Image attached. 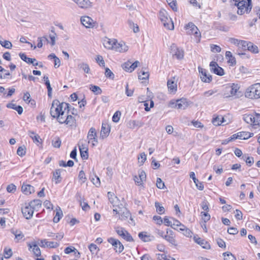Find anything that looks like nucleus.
Wrapping results in <instances>:
<instances>
[{
  "mask_svg": "<svg viewBox=\"0 0 260 260\" xmlns=\"http://www.w3.org/2000/svg\"><path fill=\"white\" fill-rule=\"evenodd\" d=\"M68 104L60 103L58 100H54L50 108V114L53 118H56L57 121L72 126L75 125L76 120L74 117L69 114Z\"/></svg>",
  "mask_w": 260,
  "mask_h": 260,
  "instance_id": "obj_1",
  "label": "nucleus"
},
{
  "mask_svg": "<svg viewBox=\"0 0 260 260\" xmlns=\"http://www.w3.org/2000/svg\"><path fill=\"white\" fill-rule=\"evenodd\" d=\"M120 205L121 207H119L118 208H115L113 210L115 217L122 220H127L129 217L131 221V222H129V223L134 224V221L131 216L130 212L122 204H120Z\"/></svg>",
  "mask_w": 260,
  "mask_h": 260,
  "instance_id": "obj_2",
  "label": "nucleus"
},
{
  "mask_svg": "<svg viewBox=\"0 0 260 260\" xmlns=\"http://www.w3.org/2000/svg\"><path fill=\"white\" fill-rule=\"evenodd\" d=\"M156 233L158 236L162 238L172 245L175 246H177V241L175 239V235L172 230L168 229L165 232L161 230L156 229Z\"/></svg>",
  "mask_w": 260,
  "mask_h": 260,
  "instance_id": "obj_3",
  "label": "nucleus"
},
{
  "mask_svg": "<svg viewBox=\"0 0 260 260\" xmlns=\"http://www.w3.org/2000/svg\"><path fill=\"white\" fill-rule=\"evenodd\" d=\"M159 18L164 26L169 30H173L174 28V23L172 19L169 17L167 11L161 9L159 12Z\"/></svg>",
  "mask_w": 260,
  "mask_h": 260,
  "instance_id": "obj_4",
  "label": "nucleus"
},
{
  "mask_svg": "<svg viewBox=\"0 0 260 260\" xmlns=\"http://www.w3.org/2000/svg\"><path fill=\"white\" fill-rule=\"evenodd\" d=\"M245 96L251 99L260 98V83L254 84L249 87L245 93Z\"/></svg>",
  "mask_w": 260,
  "mask_h": 260,
  "instance_id": "obj_5",
  "label": "nucleus"
},
{
  "mask_svg": "<svg viewBox=\"0 0 260 260\" xmlns=\"http://www.w3.org/2000/svg\"><path fill=\"white\" fill-rule=\"evenodd\" d=\"M243 119L247 123L251 125L253 128L260 129V118L258 115L244 114Z\"/></svg>",
  "mask_w": 260,
  "mask_h": 260,
  "instance_id": "obj_6",
  "label": "nucleus"
},
{
  "mask_svg": "<svg viewBox=\"0 0 260 260\" xmlns=\"http://www.w3.org/2000/svg\"><path fill=\"white\" fill-rule=\"evenodd\" d=\"M185 28L186 30V33L190 35H193L196 39L197 43L200 42L201 37V33L199 31L198 27L192 22L188 23Z\"/></svg>",
  "mask_w": 260,
  "mask_h": 260,
  "instance_id": "obj_7",
  "label": "nucleus"
},
{
  "mask_svg": "<svg viewBox=\"0 0 260 260\" xmlns=\"http://www.w3.org/2000/svg\"><path fill=\"white\" fill-rule=\"evenodd\" d=\"M235 5L238 8L237 13L239 15H242L245 12L248 13L252 9L251 4H247V2L245 1H241L235 3Z\"/></svg>",
  "mask_w": 260,
  "mask_h": 260,
  "instance_id": "obj_8",
  "label": "nucleus"
},
{
  "mask_svg": "<svg viewBox=\"0 0 260 260\" xmlns=\"http://www.w3.org/2000/svg\"><path fill=\"white\" fill-rule=\"evenodd\" d=\"M239 89V87L237 84H233L231 86H227L225 88V92L223 96L224 98H230L237 95Z\"/></svg>",
  "mask_w": 260,
  "mask_h": 260,
  "instance_id": "obj_9",
  "label": "nucleus"
},
{
  "mask_svg": "<svg viewBox=\"0 0 260 260\" xmlns=\"http://www.w3.org/2000/svg\"><path fill=\"white\" fill-rule=\"evenodd\" d=\"M88 143H91L92 147L96 146L98 144V140L97 138V133L94 127L90 128L87 134Z\"/></svg>",
  "mask_w": 260,
  "mask_h": 260,
  "instance_id": "obj_10",
  "label": "nucleus"
},
{
  "mask_svg": "<svg viewBox=\"0 0 260 260\" xmlns=\"http://www.w3.org/2000/svg\"><path fill=\"white\" fill-rule=\"evenodd\" d=\"M116 233L123 239H125L127 241H133V239L130 234L126 231L124 229L117 226L115 228Z\"/></svg>",
  "mask_w": 260,
  "mask_h": 260,
  "instance_id": "obj_11",
  "label": "nucleus"
},
{
  "mask_svg": "<svg viewBox=\"0 0 260 260\" xmlns=\"http://www.w3.org/2000/svg\"><path fill=\"white\" fill-rule=\"evenodd\" d=\"M108 242L114 247L116 252L121 253L123 250L124 246L118 240L111 237L108 239Z\"/></svg>",
  "mask_w": 260,
  "mask_h": 260,
  "instance_id": "obj_12",
  "label": "nucleus"
},
{
  "mask_svg": "<svg viewBox=\"0 0 260 260\" xmlns=\"http://www.w3.org/2000/svg\"><path fill=\"white\" fill-rule=\"evenodd\" d=\"M201 80L205 83H210L212 80V76L207 72V71L201 67L198 68Z\"/></svg>",
  "mask_w": 260,
  "mask_h": 260,
  "instance_id": "obj_13",
  "label": "nucleus"
},
{
  "mask_svg": "<svg viewBox=\"0 0 260 260\" xmlns=\"http://www.w3.org/2000/svg\"><path fill=\"white\" fill-rule=\"evenodd\" d=\"M35 208L30 204H25V206L22 208V213L24 216L27 219H30L33 215Z\"/></svg>",
  "mask_w": 260,
  "mask_h": 260,
  "instance_id": "obj_14",
  "label": "nucleus"
},
{
  "mask_svg": "<svg viewBox=\"0 0 260 260\" xmlns=\"http://www.w3.org/2000/svg\"><path fill=\"white\" fill-rule=\"evenodd\" d=\"M146 175L145 172L141 170L138 172V176H135L134 177V180L135 183L138 186H143L144 182L146 181Z\"/></svg>",
  "mask_w": 260,
  "mask_h": 260,
  "instance_id": "obj_15",
  "label": "nucleus"
},
{
  "mask_svg": "<svg viewBox=\"0 0 260 260\" xmlns=\"http://www.w3.org/2000/svg\"><path fill=\"white\" fill-rule=\"evenodd\" d=\"M171 50L173 55L178 59H181L183 58V50L182 49L179 48L175 44H172L171 45Z\"/></svg>",
  "mask_w": 260,
  "mask_h": 260,
  "instance_id": "obj_16",
  "label": "nucleus"
},
{
  "mask_svg": "<svg viewBox=\"0 0 260 260\" xmlns=\"http://www.w3.org/2000/svg\"><path fill=\"white\" fill-rule=\"evenodd\" d=\"M128 46L123 41L118 42L116 41L115 46L114 48V50L116 52L120 53L126 52L128 50Z\"/></svg>",
  "mask_w": 260,
  "mask_h": 260,
  "instance_id": "obj_17",
  "label": "nucleus"
},
{
  "mask_svg": "<svg viewBox=\"0 0 260 260\" xmlns=\"http://www.w3.org/2000/svg\"><path fill=\"white\" fill-rule=\"evenodd\" d=\"M167 86L170 93L173 94L176 93L177 90V84L175 77H172L168 80Z\"/></svg>",
  "mask_w": 260,
  "mask_h": 260,
  "instance_id": "obj_18",
  "label": "nucleus"
},
{
  "mask_svg": "<svg viewBox=\"0 0 260 260\" xmlns=\"http://www.w3.org/2000/svg\"><path fill=\"white\" fill-rule=\"evenodd\" d=\"M40 246L43 248H56L59 245L57 242L48 241L46 239H42L40 240V243H38Z\"/></svg>",
  "mask_w": 260,
  "mask_h": 260,
  "instance_id": "obj_19",
  "label": "nucleus"
},
{
  "mask_svg": "<svg viewBox=\"0 0 260 260\" xmlns=\"http://www.w3.org/2000/svg\"><path fill=\"white\" fill-rule=\"evenodd\" d=\"M210 67L211 70L215 74L219 76H222L224 75V73L223 70L221 67H219L216 62H211L210 63Z\"/></svg>",
  "mask_w": 260,
  "mask_h": 260,
  "instance_id": "obj_20",
  "label": "nucleus"
},
{
  "mask_svg": "<svg viewBox=\"0 0 260 260\" xmlns=\"http://www.w3.org/2000/svg\"><path fill=\"white\" fill-rule=\"evenodd\" d=\"M80 20L81 23L87 28L93 27L94 25V21L88 16H82Z\"/></svg>",
  "mask_w": 260,
  "mask_h": 260,
  "instance_id": "obj_21",
  "label": "nucleus"
},
{
  "mask_svg": "<svg viewBox=\"0 0 260 260\" xmlns=\"http://www.w3.org/2000/svg\"><path fill=\"white\" fill-rule=\"evenodd\" d=\"M139 62L136 61L133 63L131 62L127 61L122 65V68L126 72H132L138 66Z\"/></svg>",
  "mask_w": 260,
  "mask_h": 260,
  "instance_id": "obj_22",
  "label": "nucleus"
},
{
  "mask_svg": "<svg viewBox=\"0 0 260 260\" xmlns=\"http://www.w3.org/2000/svg\"><path fill=\"white\" fill-rule=\"evenodd\" d=\"M110 132V126L107 124L103 123L100 133V139H104L107 138L109 136Z\"/></svg>",
  "mask_w": 260,
  "mask_h": 260,
  "instance_id": "obj_23",
  "label": "nucleus"
},
{
  "mask_svg": "<svg viewBox=\"0 0 260 260\" xmlns=\"http://www.w3.org/2000/svg\"><path fill=\"white\" fill-rule=\"evenodd\" d=\"M176 104L177 109L180 110H184L189 106V102L184 98L177 100Z\"/></svg>",
  "mask_w": 260,
  "mask_h": 260,
  "instance_id": "obj_24",
  "label": "nucleus"
},
{
  "mask_svg": "<svg viewBox=\"0 0 260 260\" xmlns=\"http://www.w3.org/2000/svg\"><path fill=\"white\" fill-rule=\"evenodd\" d=\"M116 41L117 40L115 39L106 38L104 40L103 44L105 48L114 50Z\"/></svg>",
  "mask_w": 260,
  "mask_h": 260,
  "instance_id": "obj_25",
  "label": "nucleus"
},
{
  "mask_svg": "<svg viewBox=\"0 0 260 260\" xmlns=\"http://www.w3.org/2000/svg\"><path fill=\"white\" fill-rule=\"evenodd\" d=\"M28 246L29 247V249H32V252L37 256H39L41 255V250L37 245V244L36 242L34 241L31 243H29L27 244Z\"/></svg>",
  "mask_w": 260,
  "mask_h": 260,
  "instance_id": "obj_26",
  "label": "nucleus"
},
{
  "mask_svg": "<svg viewBox=\"0 0 260 260\" xmlns=\"http://www.w3.org/2000/svg\"><path fill=\"white\" fill-rule=\"evenodd\" d=\"M193 239L196 243L201 245L203 248L206 249H210V244L205 240L202 239L200 238H197L196 237H194Z\"/></svg>",
  "mask_w": 260,
  "mask_h": 260,
  "instance_id": "obj_27",
  "label": "nucleus"
},
{
  "mask_svg": "<svg viewBox=\"0 0 260 260\" xmlns=\"http://www.w3.org/2000/svg\"><path fill=\"white\" fill-rule=\"evenodd\" d=\"M22 191L26 195L30 194L35 192L34 187L29 184H23L21 187Z\"/></svg>",
  "mask_w": 260,
  "mask_h": 260,
  "instance_id": "obj_28",
  "label": "nucleus"
},
{
  "mask_svg": "<svg viewBox=\"0 0 260 260\" xmlns=\"http://www.w3.org/2000/svg\"><path fill=\"white\" fill-rule=\"evenodd\" d=\"M144 123L140 121L130 120L127 123V127L131 129H134L136 127L139 128L142 126Z\"/></svg>",
  "mask_w": 260,
  "mask_h": 260,
  "instance_id": "obj_29",
  "label": "nucleus"
},
{
  "mask_svg": "<svg viewBox=\"0 0 260 260\" xmlns=\"http://www.w3.org/2000/svg\"><path fill=\"white\" fill-rule=\"evenodd\" d=\"M78 6L82 9H86L90 6L89 0H73Z\"/></svg>",
  "mask_w": 260,
  "mask_h": 260,
  "instance_id": "obj_30",
  "label": "nucleus"
},
{
  "mask_svg": "<svg viewBox=\"0 0 260 260\" xmlns=\"http://www.w3.org/2000/svg\"><path fill=\"white\" fill-rule=\"evenodd\" d=\"M78 69L83 71L84 73L86 74H89L90 72V69L88 63L82 62L78 64Z\"/></svg>",
  "mask_w": 260,
  "mask_h": 260,
  "instance_id": "obj_31",
  "label": "nucleus"
},
{
  "mask_svg": "<svg viewBox=\"0 0 260 260\" xmlns=\"http://www.w3.org/2000/svg\"><path fill=\"white\" fill-rule=\"evenodd\" d=\"M55 215L53 218V221L55 223H57L59 221L60 219L63 216L62 211L59 207H57L55 210Z\"/></svg>",
  "mask_w": 260,
  "mask_h": 260,
  "instance_id": "obj_32",
  "label": "nucleus"
},
{
  "mask_svg": "<svg viewBox=\"0 0 260 260\" xmlns=\"http://www.w3.org/2000/svg\"><path fill=\"white\" fill-rule=\"evenodd\" d=\"M225 57L228 59V62L230 65L233 66L236 63V59L230 51H226L225 52Z\"/></svg>",
  "mask_w": 260,
  "mask_h": 260,
  "instance_id": "obj_33",
  "label": "nucleus"
},
{
  "mask_svg": "<svg viewBox=\"0 0 260 260\" xmlns=\"http://www.w3.org/2000/svg\"><path fill=\"white\" fill-rule=\"evenodd\" d=\"M239 139L247 140L253 136V134L248 132H240L238 133Z\"/></svg>",
  "mask_w": 260,
  "mask_h": 260,
  "instance_id": "obj_34",
  "label": "nucleus"
},
{
  "mask_svg": "<svg viewBox=\"0 0 260 260\" xmlns=\"http://www.w3.org/2000/svg\"><path fill=\"white\" fill-rule=\"evenodd\" d=\"M224 118L222 116H217L212 119V123L215 126L220 125L225 122Z\"/></svg>",
  "mask_w": 260,
  "mask_h": 260,
  "instance_id": "obj_35",
  "label": "nucleus"
},
{
  "mask_svg": "<svg viewBox=\"0 0 260 260\" xmlns=\"http://www.w3.org/2000/svg\"><path fill=\"white\" fill-rule=\"evenodd\" d=\"M60 174L61 171L60 170H56L53 173L52 180L54 181L56 184H58L61 181Z\"/></svg>",
  "mask_w": 260,
  "mask_h": 260,
  "instance_id": "obj_36",
  "label": "nucleus"
},
{
  "mask_svg": "<svg viewBox=\"0 0 260 260\" xmlns=\"http://www.w3.org/2000/svg\"><path fill=\"white\" fill-rule=\"evenodd\" d=\"M7 107L15 110L19 114H21L23 112V108L20 106H17L13 103H9L7 105Z\"/></svg>",
  "mask_w": 260,
  "mask_h": 260,
  "instance_id": "obj_37",
  "label": "nucleus"
},
{
  "mask_svg": "<svg viewBox=\"0 0 260 260\" xmlns=\"http://www.w3.org/2000/svg\"><path fill=\"white\" fill-rule=\"evenodd\" d=\"M19 55L22 60L27 63H34V62L36 61V59L35 58L27 57L24 53H20Z\"/></svg>",
  "mask_w": 260,
  "mask_h": 260,
  "instance_id": "obj_38",
  "label": "nucleus"
},
{
  "mask_svg": "<svg viewBox=\"0 0 260 260\" xmlns=\"http://www.w3.org/2000/svg\"><path fill=\"white\" fill-rule=\"evenodd\" d=\"M247 49L254 54H257L259 52L258 47L256 45H254L251 42L250 43H249V46H248Z\"/></svg>",
  "mask_w": 260,
  "mask_h": 260,
  "instance_id": "obj_39",
  "label": "nucleus"
},
{
  "mask_svg": "<svg viewBox=\"0 0 260 260\" xmlns=\"http://www.w3.org/2000/svg\"><path fill=\"white\" fill-rule=\"evenodd\" d=\"M28 135L29 137L33 140L34 143L39 142L40 137L38 134H36L34 132L29 131Z\"/></svg>",
  "mask_w": 260,
  "mask_h": 260,
  "instance_id": "obj_40",
  "label": "nucleus"
},
{
  "mask_svg": "<svg viewBox=\"0 0 260 260\" xmlns=\"http://www.w3.org/2000/svg\"><path fill=\"white\" fill-rule=\"evenodd\" d=\"M155 206L156 208V212L159 214H162L165 213V210L164 207L158 202H155Z\"/></svg>",
  "mask_w": 260,
  "mask_h": 260,
  "instance_id": "obj_41",
  "label": "nucleus"
},
{
  "mask_svg": "<svg viewBox=\"0 0 260 260\" xmlns=\"http://www.w3.org/2000/svg\"><path fill=\"white\" fill-rule=\"evenodd\" d=\"M78 178L81 184L85 183L87 180L85 174L83 170L79 172Z\"/></svg>",
  "mask_w": 260,
  "mask_h": 260,
  "instance_id": "obj_42",
  "label": "nucleus"
},
{
  "mask_svg": "<svg viewBox=\"0 0 260 260\" xmlns=\"http://www.w3.org/2000/svg\"><path fill=\"white\" fill-rule=\"evenodd\" d=\"M138 164L140 166L143 165L144 162L146 160V155L144 152H142L140 154V155L138 157Z\"/></svg>",
  "mask_w": 260,
  "mask_h": 260,
  "instance_id": "obj_43",
  "label": "nucleus"
},
{
  "mask_svg": "<svg viewBox=\"0 0 260 260\" xmlns=\"http://www.w3.org/2000/svg\"><path fill=\"white\" fill-rule=\"evenodd\" d=\"M88 248L92 254H96L100 250L98 247L95 244L93 243L90 244L89 245Z\"/></svg>",
  "mask_w": 260,
  "mask_h": 260,
  "instance_id": "obj_44",
  "label": "nucleus"
},
{
  "mask_svg": "<svg viewBox=\"0 0 260 260\" xmlns=\"http://www.w3.org/2000/svg\"><path fill=\"white\" fill-rule=\"evenodd\" d=\"M89 89L96 94H100L102 92L101 88L96 85H90Z\"/></svg>",
  "mask_w": 260,
  "mask_h": 260,
  "instance_id": "obj_45",
  "label": "nucleus"
},
{
  "mask_svg": "<svg viewBox=\"0 0 260 260\" xmlns=\"http://www.w3.org/2000/svg\"><path fill=\"white\" fill-rule=\"evenodd\" d=\"M61 143V140L59 137H55L52 141V144L55 148H59Z\"/></svg>",
  "mask_w": 260,
  "mask_h": 260,
  "instance_id": "obj_46",
  "label": "nucleus"
},
{
  "mask_svg": "<svg viewBox=\"0 0 260 260\" xmlns=\"http://www.w3.org/2000/svg\"><path fill=\"white\" fill-rule=\"evenodd\" d=\"M13 233L15 235V239L17 242H19L24 238V235L20 231L13 232Z\"/></svg>",
  "mask_w": 260,
  "mask_h": 260,
  "instance_id": "obj_47",
  "label": "nucleus"
},
{
  "mask_svg": "<svg viewBox=\"0 0 260 260\" xmlns=\"http://www.w3.org/2000/svg\"><path fill=\"white\" fill-rule=\"evenodd\" d=\"M30 205L32 206L35 208H39L42 205V202L40 200H35L29 203Z\"/></svg>",
  "mask_w": 260,
  "mask_h": 260,
  "instance_id": "obj_48",
  "label": "nucleus"
},
{
  "mask_svg": "<svg viewBox=\"0 0 260 260\" xmlns=\"http://www.w3.org/2000/svg\"><path fill=\"white\" fill-rule=\"evenodd\" d=\"M78 146L79 148V150L84 149V150H88L87 145L86 144V141L85 140H81L79 142Z\"/></svg>",
  "mask_w": 260,
  "mask_h": 260,
  "instance_id": "obj_49",
  "label": "nucleus"
},
{
  "mask_svg": "<svg viewBox=\"0 0 260 260\" xmlns=\"http://www.w3.org/2000/svg\"><path fill=\"white\" fill-rule=\"evenodd\" d=\"M26 153V148L24 146H20L18 147L17 154L20 156H24Z\"/></svg>",
  "mask_w": 260,
  "mask_h": 260,
  "instance_id": "obj_50",
  "label": "nucleus"
},
{
  "mask_svg": "<svg viewBox=\"0 0 260 260\" xmlns=\"http://www.w3.org/2000/svg\"><path fill=\"white\" fill-rule=\"evenodd\" d=\"M96 62L101 67H105V63L103 59V57L100 55H98L95 57Z\"/></svg>",
  "mask_w": 260,
  "mask_h": 260,
  "instance_id": "obj_51",
  "label": "nucleus"
},
{
  "mask_svg": "<svg viewBox=\"0 0 260 260\" xmlns=\"http://www.w3.org/2000/svg\"><path fill=\"white\" fill-rule=\"evenodd\" d=\"M23 100L27 103H31V105H33L35 103L34 101H32L30 99V95L28 92L24 93L23 98Z\"/></svg>",
  "mask_w": 260,
  "mask_h": 260,
  "instance_id": "obj_52",
  "label": "nucleus"
},
{
  "mask_svg": "<svg viewBox=\"0 0 260 260\" xmlns=\"http://www.w3.org/2000/svg\"><path fill=\"white\" fill-rule=\"evenodd\" d=\"M168 4L173 11H177V2L176 0H169Z\"/></svg>",
  "mask_w": 260,
  "mask_h": 260,
  "instance_id": "obj_53",
  "label": "nucleus"
},
{
  "mask_svg": "<svg viewBox=\"0 0 260 260\" xmlns=\"http://www.w3.org/2000/svg\"><path fill=\"white\" fill-rule=\"evenodd\" d=\"M223 255L224 260H236L235 256L231 252H225Z\"/></svg>",
  "mask_w": 260,
  "mask_h": 260,
  "instance_id": "obj_54",
  "label": "nucleus"
},
{
  "mask_svg": "<svg viewBox=\"0 0 260 260\" xmlns=\"http://www.w3.org/2000/svg\"><path fill=\"white\" fill-rule=\"evenodd\" d=\"M109 201L113 205V206L114 207H117L118 208L119 207H121V205L118 204V203H119V200L117 198V197H116V199H115L113 197H111V198H110L109 199Z\"/></svg>",
  "mask_w": 260,
  "mask_h": 260,
  "instance_id": "obj_55",
  "label": "nucleus"
},
{
  "mask_svg": "<svg viewBox=\"0 0 260 260\" xmlns=\"http://www.w3.org/2000/svg\"><path fill=\"white\" fill-rule=\"evenodd\" d=\"M211 51L213 53L220 52L221 50L220 46L212 44L210 45Z\"/></svg>",
  "mask_w": 260,
  "mask_h": 260,
  "instance_id": "obj_56",
  "label": "nucleus"
},
{
  "mask_svg": "<svg viewBox=\"0 0 260 260\" xmlns=\"http://www.w3.org/2000/svg\"><path fill=\"white\" fill-rule=\"evenodd\" d=\"M149 76L148 72L143 71L142 74L139 75L138 77L140 80H147L149 78Z\"/></svg>",
  "mask_w": 260,
  "mask_h": 260,
  "instance_id": "obj_57",
  "label": "nucleus"
},
{
  "mask_svg": "<svg viewBox=\"0 0 260 260\" xmlns=\"http://www.w3.org/2000/svg\"><path fill=\"white\" fill-rule=\"evenodd\" d=\"M156 186L159 189H164L165 187L164 182L160 178H157L156 180Z\"/></svg>",
  "mask_w": 260,
  "mask_h": 260,
  "instance_id": "obj_58",
  "label": "nucleus"
},
{
  "mask_svg": "<svg viewBox=\"0 0 260 260\" xmlns=\"http://www.w3.org/2000/svg\"><path fill=\"white\" fill-rule=\"evenodd\" d=\"M202 218L205 222H206L210 219V215L207 212H201Z\"/></svg>",
  "mask_w": 260,
  "mask_h": 260,
  "instance_id": "obj_59",
  "label": "nucleus"
},
{
  "mask_svg": "<svg viewBox=\"0 0 260 260\" xmlns=\"http://www.w3.org/2000/svg\"><path fill=\"white\" fill-rule=\"evenodd\" d=\"M7 190L8 192L13 193L16 190V186L14 184H10L7 186Z\"/></svg>",
  "mask_w": 260,
  "mask_h": 260,
  "instance_id": "obj_60",
  "label": "nucleus"
},
{
  "mask_svg": "<svg viewBox=\"0 0 260 260\" xmlns=\"http://www.w3.org/2000/svg\"><path fill=\"white\" fill-rule=\"evenodd\" d=\"M121 115V113L119 111H116L113 115L112 117L113 121L115 122H117L119 121L120 119V117Z\"/></svg>",
  "mask_w": 260,
  "mask_h": 260,
  "instance_id": "obj_61",
  "label": "nucleus"
},
{
  "mask_svg": "<svg viewBox=\"0 0 260 260\" xmlns=\"http://www.w3.org/2000/svg\"><path fill=\"white\" fill-rule=\"evenodd\" d=\"M80 151L81 157L84 159H87L88 157V150L81 149Z\"/></svg>",
  "mask_w": 260,
  "mask_h": 260,
  "instance_id": "obj_62",
  "label": "nucleus"
},
{
  "mask_svg": "<svg viewBox=\"0 0 260 260\" xmlns=\"http://www.w3.org/2000/svg\"><path fill=\"white\" fill-rule=\"evenodd\" d=\"M139 237L144 242H147L149 240V237L144 233H140L139 234Z\"/></svg>",
  "mask_w": 260,
  "mask_h": 260,
  "instance_id": "obj_63",
  "label": "nucleus"
},
{
  "mask_svg": "<svg viewBox=\"0 0 260 260\" xmlns=\"http://www.w3.org/2000/svg\"><path fill=\"white\" fill-rule=\"evenodd\" d=\"M105 76L107 77L111 78L112 79L114 78V75L112 73V72L108 68L105 69Z\"/></svg>",
  "mask_w": 260,
  "mask_h": 260,
  "instance_id": "obj_64",
  "label": "nucleus"
}]
</instances>
